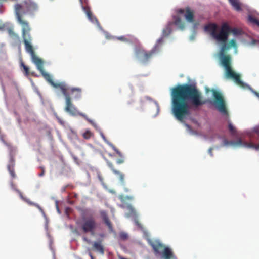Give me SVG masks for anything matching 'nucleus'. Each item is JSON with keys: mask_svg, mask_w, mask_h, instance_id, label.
Here are the masks:
<instances>
[{"mask_svg": "<svg viewBox=\"0 0 259 259\" xmlns=\"http://www.w3.org/2000/svg\"><path fill=\"white\" fill-rule=\"evenodd\" d=\"M171 111L175 118L183 121L191 115V107L197 108L205 104L201 93L195 85L185 83L173 88Z\"/></svg>", "mask_w": 259, "mask_h": 259, "instance_id": "1", "label": "nucleus"}, {"mask_svg": "<svg viewBox=\"0 0 259 259\" xmlns=\"http://www.w3.org/2000/svg\"><path fill=\"white\" fill-rule=\"evenodd\" d=\"M38 9L37 4L32 0H25L21 4L15 5V14L18 23L22 27V36L24 45L26 42L31 44L32 37L30 32L31 30L29 23L25 20L24 15L26 14H32Z\"/></svg>", "mask_w": 259, "mask_h": 259, "instance_id": "2", "label": "nucleus"}, {"mask_svg": "<svg viewBox=\"0 0 259 259\" xmlns=\"http://www.w3.org/2000/svg\"><path fill=\"white\" fill-rule=\"evenodd\" d=\"M226 41L223 42V44L219 53L221 64L226 70L227 77L232 78L236 83L240 84L241 83L240 76L234 72L231 68V57L229 55L225 54L226 51L231 47L236 48L237 44L234 39H232L228 44H226Z\"/></svg>", "mask_w": 259, "mask_h": 259, "instance_id": "3", "label": "nucleus"}, {"mask_svg": "<svg viewBox=\"0 0 259 259\" xmlns=\"http://www.w3.org/2000/svg\"><path fill=\"white\" fill-rule=\"evenodd\" d=\"M25 48L26 52L30 54L33 62L36 65L37 69L40 72L44 78L54 88L60 89L61 91H64L65 88L67 87L64 82H54L50 74L44 71V61L35 55L32 44L26 42Z\"/></svg>", "mask_w": 259, "mask_h": 259, "instance_id": "4", "label": "nucleus"}, {"mask_svg": "<svg viewBox=\"0 0 259 259\" xmlns=\"http://www.w3.org/2000/svg\"><path fill=\"white\" fill-rule=\"evenodd\" d=\"M76 224L83 233L94 235L97 228L98 223L93 214L89 209L81 210L80 219L76 221Z\"/></svg>", "mask_w": 259, "mask_h": 259, "instance_id": "5", "label": "nucleus"}, {"mask_svg": "<svg viewBox=\"0 0 259 259\" xmlns=\"http://www.w3.org/2000/svg\"><path fill=\"white\" fill-rule=\"evenodd\" d=\"M218 25L215 23H209L204 27L205 31L209 32L212 37L218 41L225 42L227 40L231 29L228 24L226 23H223L219 33H217Z\"/></svg>", "mask_w": 259, "mask_h": 259, "instance_id": "6", "label": "nucleus"}, {"mask_svg": "<svg viewBox=\"0 0 259 259\" xmlns=\"http://www.w3.org/2000/svg\"><path fill=\"white\" fill-rule=\"evenodd\" d=\"M163 43V39L161 37L158 39L154 48L149 52H147L142 48L136 49L135 51L136 57L142 63L147 62L154 54L159 51Z\"/></svg>", "mask_w": 259, "mask_h": 259, "instance_id": "7", "label": "nucleus"}, {"mask_svg": "<svg viewBox=\"0 0 259 259\" xmlns=\"http://www.w3.org/2000/svg\"><path fill=\"white\" fill-rule=\"evenodd\" d=\"M68 89L67 87L65 88L64 91L62 90L61 92L63 93V95L65 96V100H66V106L65 108V110L67 113H69L70 115L73 116H76L77 115H79L82 117H83L84 119H87L88 121H90L89 119H88L87 115L85 114L79 112L76 108L74 106L71 102V99L70 96V94L68 92Z\"/></svg>", "mask_w": 259, "mask_h": 259, "instance_id": "8", "label": "nucleus"}, {"mask_svg": "<svg viewBox=\"0 0 259 259\" xmlns=\"http://www.w3.org/2000/svg\"><path fill=\"white\" fill-rule=\"evenodd\" d=\"M214 98V105L219 112L224 115L228 114L224 99L221 93L215 90H212Z\"/></svg>", "mask_w": 259, "mask_h": 259, "instance_id": "9", "label": "nucleus"}, {"mask_svg": "<svg viewBox=\"0 0 259 259\" xmlns=\"http://www.w3.org/2000/svg\"><path fill=\"white\" fill-rule=\"evenodd\" d=\"M79 2L88 19L92 22H98V19L93 15L89 6H88V0H79Z\"/></svg>", "mask_w": 259, "mask_h": 259, "instance_id": "10", "label": "nucleus"}, {"mask_svg": "<svg viewBox=\"0 0 259 259\" xmlns=\"http://www.w3.org/2000/svg\"><path fill=\"white\" fill-rule=\"evenodd\" d=\"M177 12L181 14L185 13V17L188 22L190 23L194 22V12L189 7H187L185 10L179 9Z\"/></svg>", "mask_w": 259, "mask_h": 259, "instance_id": "11", "label": "nucleus"}, {"mask_svg": "<svg viewBox=\"0 0 259 259\" xmlns=\"http://www.w3.org/2000/svg\"><path fill=\"white\" fill-rule=\"evenodd\" d=\"M149 243L155 254H161L164 248L166 247L159 241H149Z\"/></svg>", "mask_w": 259, "mask_h": 259, "instance_id": "12", "label": "nucleus"}, {"mask_svg": "<svg viewBox=\"0 0 259 259\" xmlns=\"http://www.w3.org/2000/svg\"><path fill=\"white\" fill-rule=\"evenodd\" d=\"M161 255L163 259H177L171 249L168 247H165L164 248Z\"/></svg>", "mask_w": 259, "mask_h": 259, "instance_id": "13", "label": "nucleus"}, {"mask_svg": "<svg viewBox=\"0 0 259 259\" xmlns=\"http://www.w3.org/2000/svg\"><path fill=\"white\" fill-rule=\"evenodd\" d=\"M106 161L108 166L110 167V168L112 170V171L113 172V173L114 174H115L116 175H117L119 177L120 181L121 182V183L123 184L124 183V174L120 172V171L116 170L114 168L113 164L111 162H110L109 160H108L107 159H106Z\"/></svg>", "mask_w": 259, "mask_h": 259, "instance_id": "14", "label": "nucleus"}, {"mask_svg": "<svg viewBox=\"0 0 259 259\" xmlns=\"http://www.w3.org/2000/svg\"><path fill=\"white\" fill-rule=\"evenodd\" d=\"M100 214L105 224L107 226L109 230L112 231L113 227L111 222L108 217V214L106 211L104 210H101L100 211Z\"/></svg>", "mask_w": 259, "mask_h": 259, "instance_id": "15", "label": "nucleus"}, {"mask_svg": "<svg viewBox=\"0 0 259 259\" xmlns=\"http://www.w3.org/2000/svg\"><path fill=\"white\" fill-rule=\"evenodd\" d=\"M67 88L68 89V92L70 94V93L72 94L75 93V98H79L81 96V89L79 88H69L67 87Z\"/></svg>", "mask_w": 259, "mask_h": 259, "instance_id": "16", "label": "nucleus"}, {"mask_svg": "<svg viewBox=\"0 0 259 259\" xmlns=\"http://www.w3.org/2000/svg\"><path fill=\"white\" fill-rule=\"evenodd\" d=\"M174 23L180 29H184L185 28V23L181 20L179 16H175L174 18Z\"/></svg>", "mask_w": 259, "mask_h": 259, "instance_id": "17", "label": "nucleus"}, {"mask_svg": "<svg viewBox=\"0 0 259 259\" xmlns=\"http://www.w3.org/2000/svg\"><path fill=\"white\" fill-rule=\"evenodd\" d=\"M93 247L101 254H103L104 253V249L102 245L101 241L95 242L93 244Z\"/></svg>", "mask_w": 259, "mask_h": 259, "instance_id": "18", "label": "nucleus"}, {"mask_svg": "<svg viewBox=\"0 0 259 259\" xmlns=\"http://www.w3.org/2000/svg\"><path fill=\"white\" fill-rule=\"evenodd\" d=\"M224 146H228L229 145H242V141L241 139L238 140L236 142L235 141H229L226 139H224L223 141Z\"/></svg>", "mask_w": 259, "mask_h": 259, "instance_id": "19", "label": "nucleus"}, {"mask_svg": "<svg viewBox=\"0 0 259 259\" xmlns=\"http://www.w3.org/2000/svg\"><path fill=\"white\" fill-rule=\"evenodd\" d=\"M232 7L237 11H240L242 10L241 6L239 0H228Z\"/></svg>", "mask_w": 259, "mask_h": 259, "instance_id": "20", "label": "nucleus"}, {"mask_svg": "<svg viewBox=\"0 0 259 259\" xmlns=\"http://www.w3.org/2000/svg\"><path fill=\"white\" fill-rule=\"evenodd\" d=\"M110 146L112 147L113 150L116 152L118 156L121 157V158L116 160V163L118 164L123 163L124 162V159L122 158V153L113 144H110Z\"/></svg>", "mask_w": 259, "mask_h": 259, "instance_id": "21", "label": "nucleus"}, {"mask_svg": "<svg viewBox=\"0 0 259 259\" xmlns=\"http://www.w3.org/2000/svg\"><path fill=\"white\" fill-rule=\"evenodd\" d=\"M171 23H169L165 28L163 30L162 34L163 36H167L171 31L170 28Z\"/></svg>", "mask_w": 259, "mask_h": 259, "instance_id": "22", "label": "nucleus"}, {"mask_svg": "<svg viewBox=\"0 0 259 259\" xmlns=\"http://www.w3.org/2000/svg\"><path fill=\"white\" fill-rule=\"evenodd\" d=\"M94 134L90 130H86L83 134L82 136L84 139L86 140L90 139L91 137H93Z\"/></svg>", "mask_w": 259, "mask_h": 259, "instance_id": "23", "label": "nucleus"}, {"mask_svg": "<svg viewBox=\"0 0 259 259\" xmlns=\"http://www.w3.org/2000/svg\"><path fill=\"white\" fill-rule=\"evenodd\" d=\"M7 168H8V169L11 177L13 178H15L16 177V174L14 171V164L12 163L11 165H10V164L8 165L7 166Z\"/></svg>", "mask_w": 259, "mask_h": 259, "instance_id": "24", "label": "nucleus"}, {"mask_svg": "<svg viewBox=\"0 0 259 259\" xmlns=\"http://www.w3.org/2000/svg\"><path fill=\"white\" fill-rule=\"evenodd\" d=\"M248 20L251 23H252V24H253L254 25H257V26L259 27V20H257L255 17L252 16H249V17H248Z\"/></svg>", "mask_w": 259, "mask_h": 259, "instance_id": "25", "label": "nucleus"}, {"mask_svg": "<svg viewBox=\"0 0 259 259\" xmlns=\"http://www.w3.org/2000/svg\"><path fill=\"white\" fill-rule=\"evenodd\" d=\"M129 37H130V36H121L117 37L116 38L117 40L121 41H123V42H131V40L129 38Z\"/></svg>", "mask_w": 259, "mask_h": 259, "instance_id": "26", "label": "nucleus"}, {"mask_svg": "<svg viewBox=\"0 0 259 259\" xmlns=\"http://www.w3.org/2000/svg\"><path fill=\"white\" fill-rule=\"evenodd\" d=\"M228 128L231 135H235L236 134L237 131L235 127L230 122H229Z\"/></svg>", "mask_w": 259, "mask_h": 259, "instance_id": "27", "label": "nucleus"}, {"mask_svg": "<svg viewBox=\"0 0 259 259\" xmlns=\"http://www.w3.org/2000/svg\"><path fill=\"white\" fill-rule=\"evenodd\" d=\"M244 146H245L247 147H249V148H253L256 150H259V144L258 145H255V144L251 143H245Z\"/></svg>", "mask_w": 259, "mask_h": 259, "instance_id": "28", "label": "nucleus"}, {"mask_svg": "<svg viewBox=\"0 0 259 259\" xmlns=\"http://www.w3.org/2000/svg\"><path fill=\"white\" fill-rule=\"evenodd\" d=\"M21 66L23 67V68L24 69V73L25 74V75L26 76H28L29 75V74H30L29 69L28 67L26 66L23 63H21Z\"/></svg>", "mask_w": 259, "mask_h": 259, "instance_id": "29", "label": "nucleus"}, {"mask_svg": "<svg viewBox=\"0 0 259 259\" xmlns=\"http://www.w3.org/2000/svg\"><path fill=\"white\" fill-rule=\"evenodd\" d=\"M7 32L10 36H17V35L15 33L12 27H9L7 29Z\"/></svg>", "mask_w": 259, "mask_h": 259, "instance_id": "30", "label": "nucleus"}, {"mask_svg": "<svg viewBox=\"0 0 259 259\" xmlns=\"http://www.w3.org/2000/svg\"><path fill=\"white\" fill-rule=\"evenodd\" d=\"M119 237L123 240H125L128 238V235L125 232H120L119 233Z\"/></svg>", "mask_w": 259, "mask_h": 259, "instance_id": "31", "label": "nucleus"}, {"mask_svg": "<svg viewBox=\"0 0 259 259\" xmlns=\"http://www.w3.org/2000/svg\"><path fill=\"white\" fill-rule=\"evenodd\" d=\"M26 202L29 204L35 206V207H37L41 212H44L43 209L41 208V207L38 204H35L32 202L30 201H26Z\"/></svg>", "mask_w": 259, "mask_h": 259, "instance_id": "32", "label": "nucleus"}, {"mask_svg": "<svg viewBox=\"0 0 259 259\" xmlns=\"http://www.w3.org/2000/svg\"><path fill=\"white\" fill-rule=\"evenodd\" d=\"M56 117L58 121V122L62 125H64V122L57 115H56Z\"/></svg>", "mask_w": 259, "mask_h": 259, "instance_id": "33", "label": "nucleus"}, {"mask_svg": "<svg viewBox=\"0 0 259 259\" xmlns=\"http://www.w3.org/2000/svg\"><path fill=\"white\" fill-rule=\"evenodd\" d=\"M128 208L129 210H131L132 213H133V214H136V211L134 209V208H133L132 207V206L128 205Z\"/></svg>", "mask_w": 259, "mask_h": 259, "instance_id": "34", "label": "nucleus"}, {"mask_svg": "<svg viewBox=\"0 0 259 259\" xmlns=\"http://www.w3.org/2000/svg\"><path fill=\"white\" fill-rule=\"evenodd\" d=\"M16 191L18 193L20 197L24 200H25L26 201H27L26 200L23 196L22 193L18 190L16 189Z\"/></svg>", "mask_w": 259, "mask_h": 259, "instance_id": "35", "label": "nucleus"}, {"mask_svg": "<svg viewBox=\"0 0 259 259\" xmlns=\"http://www.w3.org/2000/svg\"><path fill=\"white\" fill-rule=\"evenodd\" d=\"M135 224H136V225L138 227H139L140 228H141L142 227L141 224L137 220H135Z\"/></svg>", "mask_w": 259, "mask_h": 259, "instance_id": "36", "label": "nucleus"}, {"mask_svg": "<svg viewBox=\"0 0 259 259\" xmlns=\"http://www.w3.org/2000/svg\"><path fill=\"white\" fill-rule=\"evenodd\" d=\"M213 148L211 147L208 149V153L211 156H213V153H212Z\"/></svg>", "mask_w": 259, "mask_h": 259, "instance_id": "37", "label": "nucleus"}, {"mask_svg": "<svg viewBox=\"0 0 259 259\" xmlns=\"http://www.w3.org/2000/svg\"><path fill=\"white\" fill-rule=\"evenodd\" d=\"M1 140L2 141H3V142L6 145H7V146L10 147L11 146L10 144L9 143H7L3 138H1Z\"/></svg>", "mask_w": 259, "mask_h": 259, "instance_id": "38", "label": "nucleus"}, {"mask_svg": "<svg viewBox=\"0 0 259 259\" xmlns=\"http://www.w3.org/2000/svg\"><path fill=\"white\" fill-rule=\"evenodd\" d=\"M101 136H102V138L103 139V140H104L105 142H106L108 144H109V145H110V144H111V143H109L108 142H107V140H106V138H105V136H104L103 134H102Z\"/></svg>", "mask_w": 259, "mask_h": 259, "instance_id": "39", "label": "nucleus"}, {"mask_svg": "<svg viewBox=\"0 0 259 259\" xmlns=\"http://www.w3.org/2000/svg\"><path fill=\"white\" fill-rule=\"evenodd\" d=\"M44 172H45L44 169H42V171L41 172V173L39 174V176L41 177V176H44Z\"/></svg>", "mask_w": 259, "mask_h": 259, "instance_id": "40", "label": "nucleus"}, {"mask_svg": "<svg viewBox=\"0 0 259 259\" xmlns=\"http://www.w3.org/2000/svg\"><path fill=\"white\" fill-rule=\"evenodd\" d=\"M72 194H73V197L74 198H77V197H78V195H77V194H76V193H73Z\"/></svg>", "mask_w": 259, "mask_h": 259, "instance_id": "41", "label": "nucleus"}, {"mask_svg": "<svg viewBox=\"0 0 259 259\" xmlns=\"http://www.w3.org/2000/svg\"><path fill=\"white\" fill-rule=\"evenodd\" d=\"M126 199H128V200H131L133 199V197H131V196H126L125 197Z\"/></svg>", "mask_w": 259, "mask_h": 259, "instance_id": "42", "label": "nucleus"}, {"mask_svg": "<svg viewBox=\"0 0 259 259\" xmlns=\"http://www.w3.org/2000/svg\"><path fill=\"white\" fill-rule=\"evenodd\" d=\"M237 30L236 29H233L232 30V32H233L234 33H235V34H236V33H237Z\"/></svg>", "mask_w": 259, "mask_h": 259, "instance_id": "43", "label": "nucleus"}, {"mask_svg": "<svg viewBox=\"0 0 259 259\" xmlns=\"http://www.w3.org/2000/svg\"><path fill=\"white\" fill-rule=\"evenodd\" d=\"M89 255L91 257V259H94V257L91 253H89Z\"/></svg>", "mask_w": 259, "mask_h": 259, "instance_id": "44", "label": "nucleus"}, {"mask_svg": "<svg viewBox=\"0 0 259 259\" xmlns=\"http://www.w3.org/2000/svg\"><path fill=\"white\" fill-rule=\"evenodd\" d=\"M4 29V25L0 26V30H2Z\"/></svg>", "mask_w": 259, "mask_h": 259, "instance_id": "45", "label": "nucleus"}, {"mask_svg": "<svg viewBox=\"0 0 259 259\" xmlns=\"http://www.w3.org/2000/svg\"><path fill=\"white\" fill-rule=\"evenodd\" d=\"M106 37L108 38V39H111L112 38V36H108V35H106Z\"/></svg>", "mask_w": 259, "mask_h": 259, "instance_id": "46", "label": "nucleus"}, {"mask_svg": "<svg viewBox=\"0 0 259 259\" xmlns=\"http://www.w3.org/2000/svg\"><path fill=\"white\" fill-rule=\"evenodd\" d=\"M83 239H84V240H85V241H87V242H89V241H88V240L86 238H83Z\"/></svg>", "mask_w": 259, "mask_h": 259, "instance_id": "47", "label": "nucleus"}, {"mask_svg": "<svg viewBox=\"0 0 259 259\" xmlns=\"http://www.w3.org/2000/svg\"><path fill=\"white\" fill-rule=\"evenodd\" d=\"M120 199H121V201H123L124 200V199H123V197L122 196L120 197Z\"/></svg>", "mask_w": 259, "mask_h": 259, "instance_id": "48", "label": "nucleus"}, {"mask_svg": "<svg viewBox=\"0 0 259 259\" xmlns=\"http://www.w3.org/2000/svg\"><path fill=\"white\" fill-rule=\"evenodd\" d=\"M31 74L32 75L34 76V73L33 72H32Z\"/></svg>", "mask_w": 259, "mask_h": 259, "instance_id": "49", "label": "nucleus"}]
</instances>
